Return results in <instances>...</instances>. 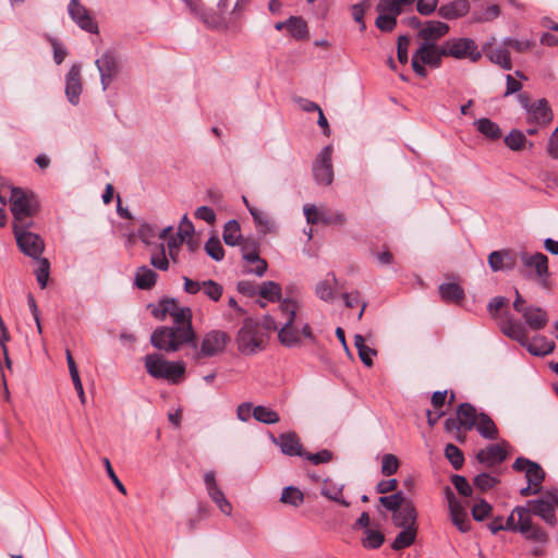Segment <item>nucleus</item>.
Returning <instances> with one entry per match:
<instances>
[{
	"label": "nucleus",
	"mask_w": 558,
	"mask_h": 558,
	"mask_svg": "<svg viewBox=\"0 0 558 558\" xmlns=\"http://www.w3.org/2000/svg\"><path fill=\"white\" fill-rule=\"evenodd\" d=\"M145 366L147 372L157 379H180L185 366L182 362H169L158 354H148L145 357Z\"/></svg>",
	"instance_id": "1a4fd4ad"
},
{
	"label": "nucleus",
	"mask_w": 558,
	"mask_h": 558,
	"mask_svg": "<svg viewBox=\"0 0 558 558\" xmlns=\"http://www.w3.org/2000/svg\"><path fill=\"white\" fill-rule=\"evenodd\" d=\"M287 28L290 34L296 39L306 38L308 35V28L305 21L299 16H291L287 21Z\"/></svg>",
	"instance_id": "49530a36"
},
{
	"label": "nucleus",
	"mask_w": 558,
	"mask_h": 558,
	"mask_svg": "<svg viewBox=\"0 0 558 558\" xmlns=\"http://www.w3.org/2000/svg\"><path fill=\"white\" fill-rule=\"evenodd\" d=\"M264 335L258 328L251 324H245L238 335L239 350L244 354H254L264 348Z\"/></svg>",
	"instance_id": "4468645a"
},
{
	"label": "nucleus",
	"mask_w": 558,
	"mask_h": 558,
	"mask_svg": "<svg viewBox=\"0 0 558 558\" xmlns=\"http://www.w3.org/2000/svg\"><path fill=\"white\" fill-rule=\"evenodd\" d=\"M470 10L468 0H453L438 9V14L446 20H454L465 15Z\"/></svg>",
	"instance_id": "2f4dec72"
},
{
	"label": "nucleus",
	"mask_w": 558,
	"mask_h": 558,
	"mask_svg": "<svg viewBox=\"0 0 558 558\" xmlns=\"http://www.w3.org/2000/svg\"><path fill=\"white\" fill-rule=\"evenodd\" d=\"M451 482L460 495L465 497L472 495V487L470 486L469 482L464 476L457 474L452 475Z\"/></svg>",
	"instance_id": "0e129e2a"
},
{
	"label": "nucleus",
	"mask_w": 558,
	"mask_h": 558,
	"mask_svg": "<svg viewBox=\"0 0 558 558\" xmlns=\"http://www.w3.org/2000/svg\"><path fill=\"white\" fill-rule=\"evenodd\" d=\"M253 416L265 424H274L279 421V415L275 411L263 405H257L253 409Z\"/></svg>",
	"instance_id": "864d4df0"
},
{
	"label": "nucleus",
	"mask_w": 558,
	"mask_h": 558,
	"mask_svg": "<svg viewBox=\"0 0 558 558\" xmlns=\"http://www.w3.org/2000/svg\"><path fill=\"white\" fill-rule=\"evenodd\" d=\"M529 514L541 518L547 525L554 527L557 524L556 509H558V489L546 490L541 497L526 502Z\"/></svg>",
	"instance_id": "0eeeda50"
},
{
	"label": "nucleus",
	"mask_w": 558,
	"mask_h": 558,
	"mask_svg": "<svg viewBox=\"0 0 558 558\" xmlns=\"http://www.w3.org/2000/svg\"><path fill=\"white\" fill-rule=\"evenodd\" d=\"M150 264L159 269L167 270L169 268V262L165 253V246L161 244L160 250L150 256Z\"/></svg>",
	"instance_id": "e2e57ef3"
},
{
	"label": "nucleus",
	"mask_w": 558,
	"mask_h": 558,
	"mask_svg": "<svg viewBox=\"0 0 558 558\" xmlns=\"http://www.w3.org/2000/svg\"><path fill=\"white\" fill-rule=\"evenodd\" d=\"M417 512L412 501H408L404 506L395 511L392 514V522L397 527H417L416 526Z\"/></svg>",
	"instance_id": "cd10ccee"
},
{
	"label": "nucleus",
	"mask_w": 558,
	"mask_h": 558,
	"mask_svg": "<svg viewBox=\"0 0 558 558\" xmlns=\"http://www.w3.org/2000/svg\"><path fill=\"white\" fill-rule=\"evenodd\" d=\"M445 457L449 460L454 470H460L464 462L463 452L453 444L445 447Z\"/></svg>",
	"instance_id": "3c124183"
},
{
	"label": "nucleus",
	"mask_w": 558,
	"mask_h": 558,
	"mask_svg": "<svg viewBox=\"0 0 558 558\" xmlns=\"http://www.w3.org/2000/svg\"><path fill=\"white\" fill-rule=\"evenodd\" d=\"M442 45L433 43H421L416 51L412 56V69L416 75L425 77L427 71L425 65L430 68H440L442 57Z\"/></svg>",
	"instance_id": "423d86ee"
},
{
	"label": "nucleus",
	"mask_w": 558,
	"mask_h": 558,
	"mask_svg": "<svg viewBox=\"0 0 558 558\" xmlns=\"http://www.w3.org/2000/svg\"><path fill=\"white\" fill-rule=\"evenodd\" d=\"M522 347H524L532 355L544 356L554 351L555 343L544 336H535L532 339L527 336Z\"/></svg>",
	"instance_id": "c85d7f7f"
},
{
	"label": "nucleus",
	"mask_w": 558,
	"mask_h": 558,
	"mask_svg": "<svg viewBox=\"0 0 558 558\" xmlns=\"http://www.w3.org/2000/svg\"><path fill=\"white\" fill-rule=\"evenodd\" d=\"M83 90L81 64H73L65 75V96L69 102L76 106Z\"/></svg>",
	"instance_id": "412c9836"
},
{
	"label": "nucleus",
	"mask_w": 558,
	"mask_h": 558,
	"mask_svg": "<svg viewBox=\"0 0 558 558\" xmlns=\"http://www.w3.org/2000/svg\"><path fill=\"white\" fill-rule=\"evenodd\" d=\"M512 468L518 472H524L526 481L530 484H534V487H542V483L545 480V472L538 463L520 457L515 459Z\"/></svg>",
	"instance_id": "aec40b11"
},
{
	"label": "nucleus",
	"mask_w": 558,
	"mask_h": 558,
	"mask_svg": "<svg viewBox=\"0 0 558 558\" xmlns=\"http://www.w3.org/2000/svg\"><path fill=\"white\" fill-rule=\"evenodd\" d=\"M507 441L492 444L476 453V460L488 468L496 466L507 459Z\"/></svg>",
	"instance_id": "6ab92c4d"
},
{
	"label": "nucleus",
	"mask_w": 558,
	"mask_h": 558,
	"mask_svg": "<svg viewBox=\"0 0 558 558\" xmlns=\"http://www.w3.org/2000/svg\"><path fill=\"white\" fill-rule=\"evenodd\" d=\"M445 496L448 502L449 513L452 523L457 526V529L460 532H469L471 529V521L468 517L465 507L462 505L461 501L457 499L452 489L449 486L445 487Z\"/></svg>",
	"instance_id": "2eb2a0df"
},
{
	"label": "nucleus",
	"mask_w": 558,
	"mask_h": 558,
	"mask_svg": "<svg viewBox=\"0 0 558 558\" xmlns=\"http://www.w3.org/2000/svg\"><path fill=\"white\" fill-rule=\"evenodd\" d=\"M343 485L332 483L330 480H325L320 487V494L326 498L338 502L343 507H349V502L342 497Z\"/></svg>",
	"instance_id": "f704fd0d"
},
{
	"label": "nucleus",
	"mask_w": 558,
	"mask_h": 558,
	"mask_svg": "<svg viewBox=\"0 0 558 558\" xmlns=\"http://www.w3.org/2000/svg\"><path fill=\"white\" fill-rule=\"evenodd\" d=\"M354 344H355V347L357 349L359 356H360L361 361L363 362V364L368 366V367L372 366L373 365L372 357L374 355H376V350H374V349L369 348L368 345H366L365 339L361 335H355V337H354Z\"/></svg>",
	"instance_id": "a18cd8bd"
},
{
	"label": "nucleus",
	"mask_w": 558,
	"mask_h": 558,
	"mask_svg": "<svg viewBox=\"0 0 558 558\" xmlns=\"http://www.w3.org/2000/svg\"><path fill=\"white\" fill-rule=\"evenodd\" d=\"M194 233V226L192 221L184 215L181 219L179 230L177 235L184 241L187 236H191Z\"/></svg>",
	"instance_id": "338daca9"
},
{
	"label": "nucleus",
	"mask_w": 558,
	"mask_h": 558,
	"mask_svg": "<svg viewBox=\"0 0 558 558\" xmlns=\"http://www.w3.org/2000/svg\"><path fill=\"white\" fill-rule=\"evenodd\" d=\"M248 211L259 234L266 235L278 231V225L268 211L257 207H248Z\"/></svg>",
	"instance_id": "5701e85b"
},
{
	"label": "nucleus",
	"mask_w": 558,
	"mask_h": 558,
	"mask_svg": "<svg viewBox=\"0 0 558 558\" xmlns=\"http://www.w3.org/2000/svg\"><path fill=\"white\" fill-rule=\"evenodd\" d=\"M399 460L396 456L387 453L381 459V473L386 476H390L398 471Z\"/></svg>",
	"instance_id": "680f3d73"
},
{
	"label": "nucleus",
	"mask_w": 558,
	"mask_h": 558,
	"mask_svg": "<svg viewBox=\"0 0 558 558\" xmlns=\"http://www.w3.org/2000/svg\"><path fill=\"white\" fill-rule=\"evenodd\" d=\"M204 484L211 501L219 508V510L223 514L230 517L233 510L232 505L226 498L225 493L219 487L214 471H207L204 473Z\"/></svg>",
	"instance_id": "dca6fc26"
},
{
	"label": "nucleus",
	"mask_w": 558,
	"mask_h": 558,
	"mask_svg": "<svg viewBox=\"0 0 558 558\" xmlns=\"http://www.w3.org/2000/svg\"><path fill=\"white\" fill-rule=\"evenodd\" d=\"M457 415L459 417L460 425L465 430H471L475 427L480 414H477L476 409L470 403H462L458 409Z\"/></svg>",
	"instance_id": "473e14b6"
},
{
	"label": "nucleus",
	"mask_w": 558,
	"mask_h": 558,
	"mask_svg": "<svg viewBox=\"0 0 558 558\" xmlns=\"http://www.w3.org/2000/svg\"><path fill=\"white\" fill-rule=\"evenodd\" d=\"M488 265L495 272L500 270H512L517 265V258L511 251H494L488 255Z\"/></svg>",
	"instance_id": "b1692460"
},
{
	"label": "nucleus",
	"mask_w": 558,
	"mask_h": 558,
	"mask_svg": "<svg viewBox=\"0 0 558 558\" xmlns=\"http://www.w3.org/2000/svg\"><path fill=\"white\" fill-rule=\"evenodd\" d=\"M206 253L216 262L223 259L225 251L218 238L211 236L205 243Z\"/></svg>",
	"instance_id": "6e6d98bb"
},
{
	"label": "nucleus",
	"mask_w": 558,
	"mask_h": 558,
	"mask_svg": "<svg viewBox=\"0 0 558 558\" xmlns=\"http://www.w3.org/2000/svg\"><path fill=\"white\" fill-rule=\"evenodd\" d=\"M378 16L375 21V25L381 32H391L397 25V17L401 14L397 9L383 5L381 0L376 5Z\"/></svg>",
	"instance_id": "a878e982"
},
{
	"label": "nucleus",
	"mask_w": 558,
	"mask_h": 558,
	"mask_svg": "<svg viewBox=\"0 0 558 558\" xmlns=\"http://www.w3.org/2000/svg\"><path fill=\"white\" fill-rule=\"evenodd\" d=\"M174 299H165L159 302V308L154 311L155 317L163 320L167 315L171 317L178 312L182 310Z\"/></svg>",
	"instance_id": "09e8293b"
},
{
	"label": "nucleus",
	"mask_w": 558,
	"mask_h": 558,
	"mask_svg": "<svg viewBox=\"0 0 558 558\" xmlns=\"http://www.w3.org/2000/svg\"><path fill=\"white\" fill-rule=\"evenodd\" d=\"M417 527H404L391 544V548L393 550H401L407 547H410L416 538Z\"/></svg>",
	"instance_id": "ea45409f"
},
{
	"label": "nucleus",
	"mask_w": 558,
	"mask_h": 558,
	"mask_svg": "<svg viewBox=\"0 0 558 558\" xmlns=\"http://www.w3.org/2000/svg\"><path fill=\"white\" fill-rule=\"evenodd\" d=\"M95 65L99 72L101 88L105 92L121 72V56L116 49L109 48L95 60Z\"/></svg>",
	"instance_id": "6e6552de"
},
{
	"label": "nucleus",
	"mask_w": 558,
	"mask_h": 558,
	"mask_svg": "<svg viewBox=\"0 0 558 558\" xmlns=\"http://www.w3.org/2000/svg\"><path fill=\"white\" fill-rule=\"evenodd\" d=\"M492 510V506L486 500L481 499L472 507L471 513L475 521H483L490 515Z\"/></svg>",
	"instance_id": "bf43d9fd"
},
{
	"label": "nucleus",
	"mask_w": 558,
	"mask_h": 558,
	"mask_svg": "<svg viewBox=\"0 0 558 558\" xmlns=\"http://www.w3.org/2000/svg\"><path fill=\"white\" fill-rule=\"evenodd\" d=\"M9 202L14 217L13 228H32L34 225L33 217L39 209L36 195L27 193L21 187H11Z\"/></svg>",
	"instance_id": "7ed1b4c3"
},
{
	"label": "nucleus",
	"mask_w": 558,
	"mask_h": 558,
	"mask_svg": "<svg viewBox=\"0 0 558 558\" xmlns=\"http://www.w3.org/2000/svg\"><path fill=\"white\" fill-rule=\"evenodd\" d=\"M500 14V8L497 4H493L488 7L485 11H483L481 14H476L474 16V21L476 22H489L498 17Z\"/></svg>",
	"instance_id": "69168bd1"
},
{
	"label": "nucleus",
	"mask_w": 558,
	"mask_h": 558,
	"mask_svg": "<svg viewBox=\"0 0 558 558\" xmlns=\"http://www.w3.org/2000/svg\"><path fill=\"white\" fill-rule=\"evenodd\" d=\"M173 326L159 327L150 336L151 344L160 351L177 352L185 343L193 342L195 331L192 326V311L183 307L172 316Z\"/></svg>",
	"instance_id": "f257e3e1"
},
{
	"label": "nucleus",
	"mask_w": 558,
	"mask_h": 558,
	"mask_svg": "<svg viewBox=\"0 0 558 558\" xmlns=\"http://www.w3.org/2000/svg\"><path fill=\"white\" fill-rule=\"evenodd\" d=\"M498 483L497 477L490 475L489 473H481L474 478V485L482 492H486L493 488Z\"/></svg>",
	"instance_id": "052dcab7"
},
{
	"label": "nucleus",
	"mask_w": 558,
	"mask_h": 558,
	"mask_svg": "<svg viewBox=\"0 0 558 558\" xmlns=\"http://www.w3.org/2000/svg\"><path fill=\"white\" fill-rule=\"evenodd\" d=\"M68 13L72 21L83 31L90 34H98L99 28L87 9L78 0H70Z\"/></svg>",
	"instance_id": "a211bd4d"
},
{
	"label": "nucleus",
	"mask_w": 558,
	"mask_h": 558,
	"mask_svg": "<svg viewBox=\"0 0 558 558\" xmlns=\"http://www.w3.org/2000/svg\"><path fill=\"white\" fill-rule=\"evenodd\" d=\"M364 533L365 538L362 541L364 547L376 549L383 545L385 536L381 532L366 529Z\"/></svg>",
	"instance_id": "13d9d810"
},
{
	"label": "nucleus",
	"mask_w": 558,
	"mask_h": 558,
	"mask_svg": "<svg viewBox=\"0 0 558 558\" xmlns=\"http://www.w3.org/2000/svg\"><path fill=\"white\" fill-rule=\"evenodd\" d=\"M336 284L337 278L333 274L330 275V278L318 281L315 286L316 296L324 302H332Z\"/></svg>",
	"instance_id": "72a5a7b5"
},
{
	"label": "nucleus",
	"mask_w": 558,
	"mask_h": 558,
	"mask_svg": "<svg viewBox=\"0 0 558 558\" xmlns=\"http://www.w3.org/2000/svg\"><path fill=\"white\" fill-rule=\"evenodd\" d=\"M304 500L303 493L294 487L288 486L282 489L280 501L293 507H299Z\"/></svg>",
	"instance_id": "de8ad7c7"
},
{
	"label": "nucleus",
	"mask_w": 558,
	"mask_h": 558,
	"mask_svg": "<svg viewBox=\"0 0 558 558\" xmlns=\"http://www.w3.org/2000/svg\"><path fill=\"white\" fill-rule=\"evenodd\" d=\"M441 45V51L445 53V57H452L459 60L469 59L472 62L478 61L482 57L476 43L471 38H451Z\"/></svg>",
	"instance_id": "9d476101"
},
{
	"label": "nucleus",
	"mask_w": 558,
	"mask_h": 558,
	"mask_svg": "<svg viewBox=\"0 0 558 558\" xmlns=\"http://www.w3.org/2000/svg\"><path fill=\"white\" fill-rule=\"evenodd\" d=\"M31 228H13L20 251L33 258L38 259L45 250V242L39 234L31 232Z\"/></svg>",
	"instance_id": "f8f14e48"
},
{
	"label": "nucleus",
	"mask_w": 558,
	"mask_h": 558,
	"mask_svg": "<svg viewBox=\"0 0 558 558\" xmlns=\"http://www.w3.org/2000/svg\"><path fill=\"white\" fill-rule=\"evenodd\" d=\"M475 426L483 438L492 440L498 438V429L493 420L487 414L481 413Z\"/></svg>",
	"instance_id": "e433bc0d"
},
{
	"label": "nucleus",
	"mask_w": 558,
	"mask_h": 558,
	"mask_svg": "<svg viewBox=\"0 0 558 558\" xmlns=\"http://www.w3.org/2000/svg\"><path fill=\"white\" fill-rule=\"evenodd\" d=\"M332 146L327 145L317 154L313 166L312 172L315 182L318 185L328 186L333 181V167H332Z\"/></svg>",
	"instance_id": "9b49d317"
},
{
	"label": "nucleus",
	"mask_w": 558,
	"mask_h": 558,
	"mask_svg": "<svg viewBox=\"0 0 558 558\" xmlns=\"http://www.w3.org/2000/svg\"><path fill=\"white\" fill-rule=\"evenodd\" d=\"M202 291L209 300L217 302L222 295L223 288L220 283L209 279L203 281Z\"/></svg>",
	"instance_id": "4d7b16f0"
},
{
	"label": "nucleus",
	"mask_w": 558,
	"mask_h": 558,
	"mask_svg": "<svg viewBox=\"0 0 558 558\" xmlns=\"http://www.w3.org/2000/svg\"><path fill=\"white\" fill-rule=\"evenodd\" d=\"M222 238L225 243L229 246L239 245L243 239L240 223L234 219L229 220L223 227Z\"/></svg>",
	"instance_id": "58836bf2"
},
{
	"label": "nucleus",
	"mask_w": 558,
	"mask_h": 558,
	"mask_svg": "<svg viewBox=\"0 0 558 558\" xmlns=\"http://www.w3.org/2000/svg\"><path fill=\"white\" fill-rule=\"evenodd\" d=\"M514 512L518 513L519 517V532L523 534L527 539L539 542L545 544L548 539L545 531L532 523L531 515L529 514V509L524 507H515Z\"/></svg>",
	"instance_id": "f3484780"
},
{
	"label": "nucleus",
	"mask_w": 558,
	"mask_h": 558,
	"mask_svg": "<svg viewBox=\"0 0 558 558\" xmlns=\"http://www.w3.org/2000/svg\"><path fill=\"white\" fill-rule=\"evenodd\" d=\"M487 57L492 62L500 65L505 70H511L512 68L510 54L505 46L490 48L487 51Z\"/></svg>",
	"instance_id": "37998d69"
},
{
	"label": "nucleus",
	"mask_w": 558,
	"mask_h": 558,
	"mask_svg": "<svg viewBox=\"0 0 558 558\" xmlns=\"http://www.w3.org/2000/svg\"><path fill=\"white\" fill-rule=\"evenodd\" d=\"M272 441L280 448L281 452L291 457H303L304 452L299 437L294 433L281 434L278 438L271 437Z\"/></svg>",
	"instance_id": "bb28decb"
},
{
	"label": "nucleus",
	"mask_w": 558,
	"mask_h": 558,
	"mask_svg": "<svg viewBox=\"0 0 558 558\" xmlns=\"http://www.w3.org/2000/svg\"><path fill=\"white\" fill-rule=\"evenodd\" d=\"M239 245L241 246L242 258L245 263H257V267L246 268L245 271L256 275L257 277H263L267 270L268 264L258 254V241L252 238H243Z\"/></svg>",
	"instance_id": "ddd939ff"
},
{
	"label": "nucleus",
	"mask_w": 558,
	"mask_h": 558,
	"mask_svg": "<svg viewBox=\"0 0 558 558\" xmlns=\"http://www.w3.org/2000/svg\"><path fill=\"white\" fill-rule=\"evenodd\" d=\"M38 264L35 269L36 279L41 289L47 287L49 274H50V263L47 258L39 257L35 259Z\"/></svg>",
	"instance_id": "603ef678"
},
{
	"label": "nucleus",
	"mask_w": 558,
	"mask_h": 558,
	"mask_svg": "<svg viewBox=\"0 0 558 558\" xmlns=\"http://www.w3.org/2000/svg\"><path fill=\"white\" fill-rule=\"evenodd\" d=\"M521 262L525 267H534L536 275L539 278H546L548 276V258L543 253L527 254L522 252L520 254Z\"/></svg>",
	"instance_id": "c756f323"
},
{
	"label": "nucleus",
	"mask_w": 558,
	"mask_h": 558,
	"mask_svg": "<svg viewBox=\"0 0 558 558\" xmlns=\"http://www.w3.org/2000/svg\"><path fill=\"white\" fill-rule=\"evenodd\" d=\"M441 299L446 302L461 303L465 296L464 290L453 282L442 283L438 288Z\"/></svg>",
	"instance_id": "c9c22d12"
},
{
	"label": "nucleus",
	"mask_w": 558,
	"mask_h": 558,
	"mask_svg": "<svg viewBox=\"0 0 558 558\" xmlns=\"http://www.w3.org/2000/svg\"><path fill=\"white\" fill-rule=\"evenodd\" d=\"M409 500L405 499L403 494L401 492H398L396 494H392L390 496H383L379 498V502L388 510L397 511L401 509L404 504H407Z\"/></svg>",
	"instance_id": "8fccbe9b"
},
{
	"label": "nucleus",
	"mask_w": 558,
	"mask_h": 558,
	"mask_svg": "<svg viewBox=\"0 0 558 558\" xmlns=\"http://www.w3.org/2000/svg\"><path fill=\"white\" fill-rule=\"evenodd\" d=\"M258 294L269 302L282 301L281 287L275 281H264L258 287Z\"/></svg>",
	"instance_id": "c03bdc74"
},
{
	"label": "nucleus",
	"mask_w": 558,
	"mask_h": 558,
	"mask_svg": "<svg viewBox=\"0 0 558 558\" xmlns=\"http://www.w3.org/2000/svg\"><path fill=\"white\" fill-rule=\"evenodd\" d=\"M522 316L525 324L533 330H541L548 323V315L541 307L529 306L524 310Z\"/></svg>",
	"instance_id": "7c9ffc66"
},
{
	"label": "nucleus",
	"mask_w": 558,
	"mask_h": 558,
	"mask_svg": "<svg viewBox=\"0 0 558 558\" xmlns=\"http://www.w3.org/2000/svg\"><path fill=\"white\" fill-rule=\"evenodd\" d=\"M157 277L153 269L142 266L135 274V284L138 289L148 290L155 286Z\"/></svg>",
	"instance_id": "4c0bfd02"
},
{
	"label": "nucleus",
	"mask_w": 558,
	"mask_h": 558,
	"mask_svg": "<svg viewBox=\"0 0 558 558\" xmlns=\"http://www.w3.org/2000/svg\"><path fill=\"white\" fill-rule=\"evenodd\" d=\"M474 124L476 125L477 131L485 135L487 138L498 140L502 135L498 124L493 122L490 119L482 118L476 120Z\"/></svg>",
	"instance_id": "79ce46f5"
},
{
	"label": "nucleus",
	"mask_w": 558,
	"mask_h": 558,
	"mask_svg": "<svg viewBox=\"0 0 558 558\" xmlns=\"http://www.w3.org/2000/svg\"><path fill=\"white\" fill-rule=\"evenodd\" d=\"M300 307L301 304L292 298L280 301L278 311L281 320L278 338L286 347H295L301 343L300 330L294 326Z\"/></svg>",
	"instance_id": "20e7f679"
},
{
	"label": "nucleus",
	"mask_w": 558,
	"mask_h": 558,
	"mask_svg": "<svg viewBox=\"0 0 558 558\" xmlns=\"http://www.w3.org/2000/svg\"><path fill=\"white\" fill-rule=\"evenodd\" d=\"M450 27L447 23L440 21H427L418 32L422 43L437 44V40L444 37Z\"/></svg>",
	"instance_id": "393cba45"
},
{
	"label": "nucleus",
	"mask_w": 558,
	"mask_h": 558,
	"mask_svg": "<svg viewBox=\"0 0 558 558\" xmlns=\"http://www.w3.org/2000/svg\"><path fill=\"white\" fill-rule=\"evenodd\" d=\"M226 343L227 335L219 330H213L204 336L199 345H197L195 339L193 342L185 343L189 345L186 355L195 361L211 357L222 352Z\"/></svg>",
	"instance_id": "39448f33"
},
{
	"label": "nucleus",
	"mask_w": 558,
	"mask_h": 558,
	"mask_svg": "<svg viewBox=\"0 0 558 558\" xmlns=\"http://www.w3.org/2000/svg\"><path fill=\"white\" fill-rule=\"evenodd\" d=\"M553 117L554 114L548 101L545 98H542L532 102V107L526 112V122L542 128L548 125L551 122Z\"/></svg>",
	"instance_id": "4be33fe9"
},
{
	"label": "nucleus",
	"mask_w": 558,
	"mask_h": 558,
	"mask_svg": "<svg viewBox=\"0 0 558 558\" xmlns=\"http://www.w3.org/2000/svg\"><path fill=\"white\" fill-rule=\"evenodd\" d=\"M502 332L507 337L518 341L521 345L523 344L527 337L526 328L520 322H515L512 319L508 320L505 324V326L502 327Z\"/></svg>",
	"instance_id": "a19ab883"
},
{
	"label": "nucleus",
	"mask_w": 558,
	"mask_h": 558,
	"mask_svg": "<svg viewBox=\"0 0 558 558\" xmlns=\"http://www.w3.org/2000/svg\"><path fill=\"white\" fill-rule=\"evenodd\" d=\"M505 144L511 150H521L526 144V137L522 131L512 130L506 137Z\"/></svg>",
	"instance_id": "5fc2aeb1"
},
{
	"label": "nucleus",
	"mask_w": 558,
	"mask_h": 558,
	"mask_svg": "<svg viewBox=\"0 0 558 558\" xmlns=\"http://www.w3.org/2000/svg\"><path fill=\"white\" fill-rule=\"evenodd\" d=\"M190 10L211 28H226L238 19L239 0H219L216 11H206L194 0H185Z\"/></svg>",
	"instance_id": "f03ea898"
},
{
	"label": "nucleus",
	"mask_w": 558,
	"mask_h": 558,
	"mask_svg": "<svg viewBox=\"0 0 558 558\" xmlns=\"http://www.w3.org/2000/svg\"><path fill=\"white\" fill-rule=\"evenodd\" d=\"M547 154L553 159H558V126L550 134L547 143Z\"/></svg>",
	"instance_id": "774afa93"
}]
</instances>
